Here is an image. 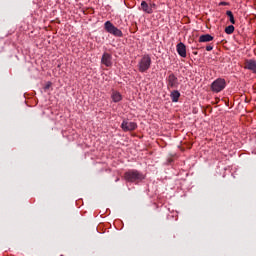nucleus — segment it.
<instances>
[{
	"instance_id": "1",
	"label": "nucleus",
	"mask_w": 256,
	"mask_h": 256,
	"mask_svg": "<svg viewBox=\"0 0 256 256\" xmlns=\"http://www.w3.org/2000/svg\"><path fill=\"white\" fill-rule=\"evenodd\" d=\"M124 179L128 183H139L145 179V175L137 170H128L124 173Z\"/></svg>"
},
{
	"instance_id": "2",
	"label": "nucleus",
	"mask_w": 256,
	"mask_h": 256,
	"mask_svg": "<svg viewBox=\"0 0 256 256\" xmlns=\"http://www.w3.org/2000/svg\"><path fill=\"white\" fill-rule=\"evenodd\" d=\"M104 29L107 33L114 35V37H123V32L119 28L115 27L111 21L105 22Z\"/></svg>"
},
{
	"instance_id": "3",
	"label": "nucleus",
	"mask_w": 256,
	"mask_h": 256,
	"mask_svg": "<svg viewBox=\"0 0 256 256\" xmlns=\"http://www.w3.org/2000/svg\"><path fill=\"white\" fill-rule=\"evenodd\" d=\"M151 67V57L149 55H144L140 62L138 63V69L140 73H145Z\"/></svg>"
},
{
	"instance_id": "4",
	"label": "nucleus",
	"mask_w": 256,
	"mask_h": 256,
	"mask_svg": "<svg viewBox=\"0 0 256 256\" xmlns=\"http://www.w3.org/2000/svg\"><path fill=\"white\" fill-rule=\"evenodd\" d=\"M226 85H227V82H225V79L218 78L212 83L211 89L214 93H221V91L225 89Z\"/></svg>"
},
{
	"instance_id": "5",
	"label": "nucleus",
	"mask_w": 256,
	"mask_h": 256,
	"mask_svg": "<svg viewBox=\"0 0 256 256\" xmlns=\"http://www.w3.org/2000/svg\"><path fill=\"white\" fill-rule=\"evenodd\" d=\"M121 129L124 130L125 132L135 131V129H137V123L124 120L121 124Z\"/></svg>"
},
{
	"instance_id": "6",
	"label": "nucleus",
	"mask_w": 256,
	"mask_h": 256,
	"mask_svg": "<svg viewBox=\"0 0 256 256\" xmlns=\"http://www.w3.org/2000/svg\"><path fill=\"white\" fill-rule=\"evenodd\" d=\"M101 64L105 67H113V56L109 53H104L102 55Z\"/></svg>"
},
{
	"instance_id": "7",
	"label": "nucleus",
	"mask_w": 256,
	"mask_h": 256,
	"mask_svg": "<svg viewBox=\"0 0 256 256\" xmlns=\"http://www.w3.org/2000/svg\"><path fill=\"white\" fill-rule=\"evenodd\" d=\"M244 69H248L252 73H256V61L255 59H247L244 62Z\"/></svg>"
},
{
	"instance_id": "8",
	"label": "nucleus",
	"mask_w": 256,
	"mask_h": 256,
	"mask_svg": "<svg viewBox=\"0 0 256 256\" xmlns=\"http://www.w3.org/2000/svg\"><path fill=\"white\" fill-rule=\"evenodd\" d=\"M176 51L180 57H183L184 59L187 57V46H185L183 42L177 44Z\"/></svg>"
},
{
	"instance_id": "9",
	"label": "nucleus",
	"mask_w": 256,
	"mask_h": 256,
	"mask_svg": "<svg viewBox=\"0 0 256 256\" xmlns=\"http://www.w3.org/2000/svg\"><path fill=\"white\" fill-rule=\"evenodd\" d=\"M111 99L113 103H119L120 101H123V96L119 91L112 90Z\"/></svg>"
},
{
	"instance_id": "10",
	"label": "nucleus",
	"mask_w": 256,
	"mask_h": 256,
	"mask_svg": "<svg viewBox=\"0 0 256 256\" xmlns=\"http://www.w3.org/2000/svg\"><path fill=\"white\" fill-rule=\"evenodd\" d=\"M168 87H171V89L177 87V78L175 77V74H170L168 76Z\"/></svg>"
},
{
	"instance_id": "11",
	"label": "nucleus",
	"mask_w": 256,
	"mask_h": 256,
	"mask_svg": "<svg viewBox=\"0 0 256 256\" xmlns=\"http://www.w3.org/2000/svg\"><path fill=\"white\" fill-rule=\"evenodd\" d=\"M141 10L144 11V13H148V15H151L153 13V8L149 6L145 1L141 2Z\"/></svg>"
},
{
	"instance_id": "12",
	"label": "nucleus",
	"mask_w": 256,
	"mask_h": 256,
	"mask_svg": "<svg viewBox=\"0 0 256 256\" xmlns=\"http://www.w3.org/2000/svg\"><path fill=\"white\" fill-rule=\"evenodd\" d=\"M210 41H213L211 34H204L199 37V43H209Z\"/></svg>"
},
{
	"instance_id": "13",
	"label": "nucleus",
	"mask_w": 256,
	"mask_h": 256,
	"mask_svg": "<svg viewBox=\"0 0 256 256\" xmlns=\"http://www.w3.org/2000/svg\"><path fill=\"white\" fill-rule=\"evenodd\" d=\"M170 97L173 103H177V101H179V98L181 97V93H179V91L177 90H174L171 92Z\"/></svg>"
},
{
	"instance_id": "14",
	"label": "nucleus",
	"mask_w": 256,
	"mask_h": 256,
	"mask_svg": "<svg viewBox=\"0 0 256 256\" xmlns=\"http://www.w3.org/2000/svg\"><path fill=\"white\" fill-rule=\"evenodd\" d=\"M227 17H229V21L230 23H232V25H235V16H233V12H231V10H228L226 12Z\"/></svg>"
},
{
	"instance_id": "15",
	"label": "nucleus",
	"mask_w": 256,
	"mask_h": 256,
	"mask_svg": "<svg viewBox=\"0 0 256 256\" xmlns=\"http://www.w3.org/2000/svg\"><path fill=\"white\" fill-rule=\"evenodd\" d=\"M234 31H235V26H233V25L227 26L225 28V33L227 35H232V33H234Z\"/></svg>"
},
{
	"instance_id": "16",
	"label": "nucleus",
	"mask_w": 256,
	"mask_h": 256,
	"mask_svg": "<svg viewBox=\"0 0 256 256\" xmlns=\"http://www.w3.org/2000/svg\"><path fill=\"white\" fill-rule=\"evenodd\" d=\"M51 85H53V83L47 82L46 85L44 86L45 91L51 89Z\"/></svg>"
},
{
	"instance_id": "17",
	"label": "nucleus",
	"mask_w": 256,
	"mask_h": 256,
	"mask_svg": "<svg viewBox=\"0 0 256 256\" xmlns=\"http://www.w3.org/2000/svg\"><path fill=\"white\" fill-rule=\"evenodd\" d=\"M227 5H229L228 2H220V3H219V6H220V7L227 6Z\"/></svg>"
},
{
	"instance_id": "18",
	"label": "nucleus",
	"mask_w": 256,
	"mask_h": 256,
	"mask_svg": "<svg viewBox=\"0 0 256 256\" xmlns=\"http://www.w3.org/2000/svg\"><path fill=\"white\" fill-rule=\"evenodd\" d=\"M206 51H213V46L211 45L206 46Z\"/></svg>"
},
{
	"instance_id": "19",
	"label": "nucleus",
	"mask_w": 256,
	"mask_h": 256,
	"mask_svg": "<svg viewBox=\"0 0 256 256\" xmlns=\"http://www.w3.org/2000/svg\"><path fill=\"white\" fill-rule=\"evenodd\" d=\"M194 55H197V52H194Z\"/></svg>"
}]
</instances>
